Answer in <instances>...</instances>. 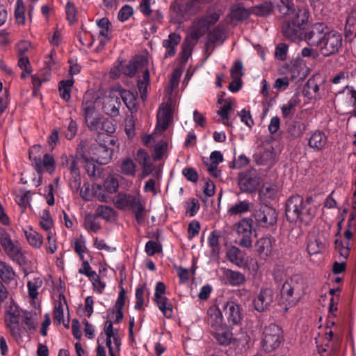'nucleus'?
Segmentation results:
<instances>
[{"label":"nucleus","instance_id":"obj_1","mask_svg":"<svg viewBox=\"0 0 356 356\" xmlns=\"http://www.w3.org/2000/svg\"><path fill=\"white\" fill-rule=\"evenodd\" d=\"M313 198L311 196L304 199L301 195L291 196L285 205L286 218L291 222H300L308 225L315 216V211L312 206Z\"/></svg>","mask_w":356,"mask_h":356},{"label":"nucleus","instance_id":"obj_2","mask_svg":"<svg viewBox=\"0 0 356 356\" xmlns=\"http://www.w3.org/2000/svg\"><path fill=\"white\" fill-rule=\"evenodd\" d=\"M113 203L115 207L120 210L131 209L138 224H142L144 222L145 207V204L141 202L139 194L132 195L120 192L116 195Z\"/></svg>","mask_w":356,"mask_h":356},{"label":"nucleus","instance_id":"obj_3","mask_svg":"<svg viewBox=\"0 0 356 356\" xmlns=\"http://www.w3.org/2000/svg\"><path fill=\"white\" fill-rule=\"evenodd\" d=\"M309 13L306 9H298L294 17L282 25L284 35L291 41L296 42L300 40L301 31L304 25L307 22Z\"/></svg>","mask_w":356,"mask_h":356},{"label":"nucleus","instance_id":"obj_4","mask_svg":"<svg viewBox=\"0 0 356 356\" xmlns=\"http://www.w3.org/2000/svg\"><path fill=\"white\" fill-rule=\"evenodd\" d=\"M343 41L341 33L327 29L318 49L323 57H330L337 54L341 51Z\"/></svg>","mask_w":356,"mask_h":356},{"label":"nucleus","instance_id":"obj_5","mask_svg":"<svg viewBox=\"0 0 356 356\" xmlns=\"http://www.w3.org/2000/svg\"><path fill=\"white\" fill-rule=\"evenodd\" d=\"M220 18V14L213 10H208L202 17H197L193 23V30L190 33V38L197 41L203 36L209 28L215 24Z\"/></svg>","mask_w":356,"mask_h":356},{"label":"nucleus","instance_id":"obj_6","mask_svg":"<svg viewBox=\"0 0 356 356\" xmlns=\"http://www.w3.org/2000/svg\"><path fill=\"white\" fill-rule=\"evenodd\" d=\"M277 211L266 204H260L254 209L252 213L255 225L262 228H269L274 226L277 223Z\"/></svg>","mask_w":356,"mask_h":356},{"label":"nucleus","instance_id":"obj_7","mask_svg":"<svg viewBox=\"0 0 356 356\" xmlns=\"http://www.w3.org/2000/svg\"><path fill=\"white\" fill-rule=\"evenodd\" d=\"M283 339L282 328L275 324H270L264 331L261 348L266 353H271L279 348Z\"/></svg>","mask_w":356,"mask_h":356},{"label":"nucleus","instance_id":"obj_8","mask_svg":"<svg viewBox=\"0 0 356 356\" xmlns=\"http://www.w3.org/2000/svg\"><path fill=\"white\" fill-rule=\"evenodd\" d=\"M24 311L20 309L17 306L13 305L10 306L5 314V323L8 329L10 335L18 340L22 338V329L19 325Z\"/></svg>","mask_w":356,"mask_h":356},{"label":"nucleus","instance_id":"obj_9","mask_svg":"<svg viewBox=\"0 0 356 356\" xmlns=\"http://www.w3.org/2000/svg\"><path fill=\"white\" fill-rule=\"evenodd\" d=\"M254 252L261 260L272 259L277 254L276 240L269 235L260 238L254 243Z\"/></svg>","mask_w":356,"mask_h":356},{"label":"nucleus","instance_id":"obj_10","mask_svg":"<svg viewBox=\"0 0 356 356\" xmlns=\"http://www.w3.org/2000/svg\"><path fill=\"white\" fill-rule=\"evenodd\" d=\"M195 0H175L171 5L173 9L172 19L175 22L181 24L195 14L196 8Z\"/></svg>","mask_w":356,"mask_h":356},{"label":"nucleus","instance_id":"obj_11","mask_svg":"<svg viewBox=\"0 0 356 356\" xmlns=\"http://www.w3.org/2000/svg\"><path fill=\"white\" fill-rule=\"evenodd\" d=\"M327 26L323 23H314L303 32L302 40L309 46L318 49Z\"/></svg>","mask_w":356,"mask_h":356},{"label":"nucleus","instance_id":"obj_12","mask_svg":"<svg viewBox=\"0 0 356 356\" xmlns=\"http://www.w3.org/2000/svg\"><path fill=\"white\" fill-rule=\"evenodd\" d=\"M252 218H243L234 225V230L239 237L238 245L244 248L252 246Z\"/></svg>","mask_w":356,"mask_h":356},{"label":"nucleus","instance_id":"obj_13","mask_svg":"<svg viewBox=\"0 0 356 356\" xmlns=\"http://www.w3.org/2000/svg\"><path fill=\"white\" fill-rule=\"evenodd\" d=\"M165 293V284L162 282H158L155 287L154 301L163 314L166 318H169L172 316V305L170 300L163 296Z\"/></svg>","mask_w":356,"mask_h":356},{"label":"nucleus","instance_id":"obj_14","mask_svg":"<svg viewBox=\"0 0 356 356\" xmlns=\"http://www.w3.org/2000/svg\"><path fill=\"white\" fill-rule=\"evenodd\" d=\"M260 184V177L255 170H251L240 173L238 175V186L245 193H252Z\"/></svg>","mask_w":356,"mask_h":356},{"label":"nucleus","instance_id":"obj_15","mask_svg":"<svg viewBox=\"0 0 356 356\" xmlns=\"http://www.w3.org/2000/svg\"><path fill=\"white\" fill-rule=\"evenodd\" d=\"M274 300V293L271 288H261L252 300L254 309L258 312H264L270 309Z\"/></svg>","mask_w":356,"mask_h":356},{"label":"nucleus","instance_id":"obj_16","mask_svg":"<svg viewBox=\"0 0 356 356\" xmlns=\"http://www.w3.org/2000/svg\"><path fill=\"white\" fill-rule=\"evenodd\" d=\"M227 322L234 325L241 324L243 320L242 308L235 300H227L222 305Z\"/></svg>","mask_w":356,"mask_h":356},{"label":"nucleus","instance_id":"obj_17","mask_svg":"<svg viewBox=\"0 0 356 356\" xmlns=\"http://www.w3.org/2000/svg\"><path fill=\"white\" fill-rule=\"evenodd\" d=\"M0 243L7 255L13 260L19 261L22 257L20 249L14 243L11 237L7 232H3L0 235Z\"/></svg>","mask_w":356,"mask_h":356},{"label":"nucleus","instance_id":"obj_18","mask_svg":"<svg viewBox=\"0 0 356 356\" xmlns=\"http://www.w3.org/2000/svg\"><path fill=\"white\" fill-rule=\"evenodd\" d=\"M207 323L209 327L210 332L225 325L223 323L222 312L217 305H214L209 307Z\"/></svg>","mask_w":356,"mask_h":356},{"label":"nucleus","instance_id":"obj_19","mask_svg":"<svg viewBox=\"0 0 356 356\" xmlns=\"http://www.w3.org/2000/svg\"><path fill=\"white\" fill-rule=\"evenodd\" d=\"M210 333L221 346H227L234 341L232 329L226 324Z\"/></svg>","mask_w":356,"mask_h":356},{"label":"nucleus","instance_id":"obj_20","mask_svg":"<svg viewBox=\"0 0 356 356\" xmlns=\"http://www.w3.org/2000/svg\"><path fill=\"white\" fill-rule=\"evenodd\" d=\"M289 73L292 79L302 80L307 76L308 69L302 59L296 58L289 65Z\"/></svg>","mask_w":356,"mask_h":356},{"label":"nucleus","instance_id":"obj_21","mask_svg":"<svg viewBox=\"0 0 356 356\" xmlns=\"http://www.w3.org/2000/svg\"><path fill=\"white\" fill-rule=\"evenodd\" d=\"M296 283L293 278L288 279L283 284L280 290L281 301L286 306H292L296 303V299L293 298L294 284Z\"/></svg>","mask_w":356,"mask_h":356},{"label":"nucleus","instance_id":"obj_22","mask_svg":"<svg viewBox=\"0 0 356 356\" xmlns=\"http://www.w3.org/2000/svg\"><path fill=\"white\" fill-rule=\"evenodd\" d=\"M348 72L346 71H341L334 75L330 81L334 85L345 86L343 90L339 92V93L340 94L346 92L348 95H351V97L354 101H356V91L352 86H349L348 85Z\"/></svg>","mask_w":356,"mask_h":356},{"label":"nucleus","instance_id":"obj_23","mask_svg":"<svg viewBox=\"0 0 356 356\" xmlns=\"http://www.w3.org/2000/svg\"><path fill=\"white\" fill-rule=\"evenodd\" d=\"M172 120V108L170 106L165 105L160 108L157 115L156 129L160 132L165 131Z\"/></svg>","mask_w":356,"mask_h":356},{"label":"nucleus","instance_id":"obj_24","mask_svg":"<svg viewBox=\"0 0 356 356\" xmlns=\"http://www.w3.org/2000/svg\"><path fill=\"white\" fill-rule=\"evenodd\" d=\"M327 143V137L323 131L316 130L311 133L308 145L315 151L323 149Z\"/></svg>","mask_w":356,"mask_h":356},{"label":"nucleus","instance_id":"obj_25","mask_svg":"<svg viewBox=\"0 0 356 356\" xmlns=\"http://www.w3.org/2000/svg\"><path fill=\"white\" fill-rule=\"evenodd\" d=\"M35 168L38 172L43 171L44 168L49 172L52 173L55 170V161L51 154H45L42 160L40 158L34 159Z\"/></svg>","mask_w":356,"mask_h":356},{"label":"nucleus","instance_id":"obj_26","mask_svg":"<svg viewBox=\"0 0 356 356\" xmlns=\"http://www.w3.org/2000/svg\"><path fill=\"white\" fill-rule=\"evenodd\" d=\"M181 41V36L177 33H172L167 40L163 41V47L165 48V57H172L175 55L176 47Z\"/></svg>","mask_w":356,"mask_h":356},{"label":"nucleus","instance_id":"obj_27","mask_svg":"<svg viewBox=\"0 0 356 356\" xmlns=\"http://www.w3.org/2000/svg\"><path fill=\"white\" fill-rule=\"evenodd\" d=\"M226 257L228 261L239 268H242L245 265L244 254L236 246L233 245L227 250Z\"/></svg>","mask_w":356,"mask_h":356},{"label":"nucleus","instance_id":"obj_28","mask_svg":"<svg viewBox=\"0 0 356 356\" xmlns=\"http://www.w3.org/2000/svg\"><path fill=\"white\" fill-rule=\"evenodd\" d=\"M307 129V125L299 120H293L287 125L286 134L291 139H295L302 136Z\"/></svg>","mask_w":356,"mask_h":356},{"label":"nucleus","instance_id":"obj_29","mask_svg":"<svg viewBox=\"0 0 356 356\" xmlns=\"http://www.w3.org/2000/svg\"><path fill=\"white\" fill-rule=\"evenodd\" d=\"M277 187L275 185L265 184L262 186L259 192V197L263 204L269 203L275 198Z\"/></svg>","mask_w":356,"mask_h":356},{"label":"nucleus","instance_id":"obj_30","mask_svg":"<svg viewBox=\"0 0 356 356\" xmlns=\"http://www.w3.org/2000/svg\"><path fill=\"white\" fill-rule=\"evenodd\" d=\"M225 276L229 284L233 286H238L246 282L245 275L239 271L227 269Z\"/></svg>","mask_w":356,"mask_h":356},{"label":"nucleus","instance_id":"obj_31","mask_svg":"<svg viewBox=\"0 0 356 356\" xmlns=\"http://www.w3.org/2000/svg\"><path fill=\"white\" fill-rule=\"evenodd\" d=\"M24 234L28 243L35 248H40L43 243L42 236L32 228L24 231Z\"/></svg>","mask_w":356,"mask_h":356},{"label":"nucleus","instance_id":"obj_32","mask_svg":"<svg viewBox=\"0 0 356 356\" xmlns=\"http://www.w3.org/2000/svg\"><path fill=\"white\" fill-rule=\"evenodd\" d=\"M96 151L97 163L106 165L111 160L113 151L110 148L104 145H99Z\"/></svg>","mask_w":356,"mask_h":356},{"label":"nucleus","instance_id":"obj_33","mask_svg":"<svg viewBox=\"0 0 356 356\" xmlns=\"http://www.w3.org/2000/svg\"><path fill=\"white\" fill-rule=\"evenodd\" d=\"M73 84V78L67 80H62L58 83V90L60 92V96L65 102L70 101L71 98L70 92Z\"/></svg>","mask_w":356,"mask_h":356},{"label":"nucleus","instance_id":"obj_34","mask_svg":"<svg viewBox=\"0 0 356 356\" xmlns=\"http://www.w3.org/2000/svg\"><path fill=\"white\" fill-rule=\"evenodd\" d=\"M222 237V233L220 230H213L211 232L208 238V244L211 249V252L218 254L220 250V238Z\"/></svg>","mask_w":356,"mask_h":356},{"label":"nucleus","instance_id":"obj_35","mask_svg":"<svg viewBox=\"0 0 356 356\" xmlns=\"http://www.w3.org/2000/svg\"><path fill=\"white\" fill-rule=\"evenodd\" d=\"M118 91L123 102L124 103L127 108L131 111L135 108L136 106V95L132 92L122 88H120Z\"/></svg>","mask_w":356,"mask_h":356},{"label":"nucleus","instance_id":"obj_36","mask_svg":"<svg viewBox=\"0 0 356 356\" xmlns=\"http://www.w3.org/2000/svg\"><path fill=\"white\" fill-rule=\"evenodd\" d=\"M325 244L320 238L316 237H311L307 243V252L310 255L316 254L324 250Z\"/></svg>","mask_w":356,"mask_h":356},{"label":"nucleus","instance_id":"obj_37","mask_svg":"<svg viewBox=\"0 0 356 356\" xmlns=\"http://www.w3.org/2000/svg\"><path fill=\"white\" fill-rule=\"evenodd\" d=\"M250 205L251 204L248 200L238 201L230 207L227 212L231 216L242 214L250 210Z\"/></svg>","mask_w":356,"mask_h":356},{"label":"nucleus","instance_id":"obj_38","mask_svg":"<svg viewBox=\"0 0 356 356\" xmlns=\"http://www.w3.org/2000/svg\"><path fill=\"white\" fill-rule=\"evenodd\" d=\"M233 110L232 102L230 99L223 100V104L218 111V114L221 117L223 120V124L227 126H230L229 113Z\"/></svg>","mask_w":356,"mask_h":356},{"label":"nucleus","instance_id":"obj_39","mask_svg":"<svg viewBox=\"0 0 356 356\" xmlns=\"http://www.w3.org/2000/svg\"><path fill=\"white\" fill-rule=\"evenodd\" d=\"M250 13L240 4L234 5L231 9V17L236 21H242L248 18Z\"/></svg>","mask_w":356,"mask_h":356},{"label":"nucleus","instance_id":"obj_40","mask_svg":"<svg viewBox=\"0 0 356 356\" xmlns=\"http://www.w3.org/2000/svg\"><path fill=\"white\" fill-rule=\"evenodd\" d=\"M104 331L106 337H113V344L116 345L118 348L119 346H121V340L119 337L118 330L113 329L112 321H106Z\"/></svg>","mask_w":356,"mask_h":356},{"label":"nucleus","instance_id":"obj_41","mask_svg":"<svg viewBox=\"0 0 356 356\" xmlns=\"http://www.w3.org/2000/svg\"><path fill=\"white\" fill-rule=\"evenodd\" d=\"M81 111L86 122H88L95 111V102L84 97L81 104Z\"/></svg>","mask_w":356,"mask_h":356},{"label":"nucleus","instance_id":"obj_42","mask_svg":"<svg viewBox=\"0 0 356 356\" xmlns=\"http://www.w3.org/2000/svg\"><path fill=\"white\" fill-rule=\"evenodd\" d=\"M92 195L97 198L99 202H109L111 200V196L107 193L105 189L99 184H95L92 188Z\"/></svg>","mask_w":356,"mask_h":356},{"label":"nucleus","instance_id":"obj_43","mask_svg":"<svg viewBox=\"0 0 356 356\" xmlns=\"http://www.w3.org/2000/svg\"><path fill=\"white\" fill-rule=\"evenodd\" d=\"M84 227L87 230L94 232H97L101 229V225L97 220V216L90 213L85 216Z\"/></svg>","mask_w":356,"mask_h":356},{"label":"nucleus","instance_id":"obj_44","mask_svg":"<svg viewBox=\"0 0 356 356\" xmlns=\"http://www.w3.org/2000/svg\"><path fill=\"white\" fill-rule=\"evenodd\" d=\"M24 323L25 327H21L22 332L24 330L26 332L28 331H34L36 329V321L33 316L27 312H24L22 314V318L21 319Z\"/></svg>","mask_w":356,"mask_h":356},{"label":"nucleus","instance_id":"obj_45","mask_svg":"<svg viewBox=\"0 0 356 356\" xmlns=\"http://www.w3.org/2000/svg\"><path fill=\"white\" fill-rule=\"evenodd\" d=\"M15 273L12 267L0 261V277L3 282H9L14 279Z\"/></svg>","mask_w":356,"mask_h":356},{"label":"nucleus","instance_id":"obj_46","mask_svg":"<svg viewBox=\"0 0 356 356\" xmlns=\"http://www.w3.org/2000/svg\"><path fill=\"white\" fill-rule=\"evenodd\" d=\"M136 165L134 161L129 158L124 159L121 164V172L125 175L134 176L136 175Z\"/></svg>","mask_w":356,"mask_h":356},{"label":"nucleus","instance_id":"obj_47","mask_svg":"<svg viewBox=\"0 0 356 356\" xmlns=\"http://www.w3.org/2000/svg\"><path fill=\"white\" fill-rule=\"evenodd\" d=\"M40 225L41 227L48 232H52L51 228L53 227V220L51 217L50 213L48 210H44L40 217Z\"/></svg>","mask_w":356,"mask_h":356},{"label":"nucleus","instance_id":"obj_48","mask_svg":"<svg viewBox=\"0 0 356 356\" xmlns=\"http://www.w3.org/2000/svg\"><path fill=\"white\" fill-rule=\"evenodd\" d=\"M42 281L40 278H35L29 281L27 283L28 293L30 298L35 299L37 298L38 292V289L41 286Z\"/></svg>","mask_w":356,"mask_h":356},{"label":"nucleus","instance_id":"obj_49","mask_svg":"<svg viewBox=\"0 0 356 356\" xmlns=\"http://www.w3.org/2000/svg\"><path fill=\"white\" fill-rule=\"evenodd\" d=\"M296 104V100L293 98L288 101L286 104H283L281 107L282 116L284 118H291L293 115Z\"/></svg>","mask_w":356,"mask_h":356},{"label":"nucleus","instance_id":"obj_50","mask_svg":"<svg viewBox=\"0 0 356 356\" xmlns=\"http://www.w3.org/2000/svg\"><path fill=\"white\" fill-rule=\"evenodd\" d=\"M146 286L145 284H141L138 286V287L136 289V304L134 306V308L137 310H140L143 309V305L145 303V291Z\"/></svg>","mask_w":356,"mask_h":356},{"label":"nucleus","instance_id":"obj_51","mask_svg":"<svg viewBox=\"0 0 356 356\" xmlns=\"http://www.w3.org/2000/svg\"><path fill=\"white\" fill-rule=\"evenodd\" d=\"M15 15L18 24L25 22L24 6L22 0H17L15 8Z\"/></svg>","mask_w":356,"mask_h":356},{"label":"nucleus","instance_id":"obj_52","mask_svg":"<svg viewBox=\"0 0 356 356\" xmlns=\"http://www.w3.org/2000/svg\"><path fill=\"white\" fill-rule=\"evenodd\" d=\"M114 213L113 209L106 205H99L95 211V216L97 217L102 218L106 220H108L111 218Z\"/></svg>","mask_w":356,"mask_h":356},{"label":"nucleus","instance_id":"obj_53","mask_svg":"<svg viewBox=\"0 0 356 356\" xmlns=\"http://www.w3.org/2000/svg\"><path fill=\"white\" fill-rule=\"evenodd\" d=\"M103 188L107 193L113 194L117 192L119 188L118 181L113 177H109L105 179Z\"/></svg>","mask_w":356,"mask_h":356},{"label":"nucleus","instance_id":"obj_54","mask_svg":"<svg viewBox=\"0 0 356 356\" xmlns=\"http://www.w3.org/2000/svg\"><path fill=\"white\" fill-rule=\"evenodd\" d=\"M140 66V63L137 60L130 61L127 65L122 67V73L132 77L135 75Z\"/></svg>","mask_w":356,"mask_h":356},{"label":"nucleus","instance_id":"obj_55","mask_svg":"<svg viewBox=\"0 0 356 356\" xmlns=\"http://www.w3.org/2000/svg\"><path fill=\"white\" fill-rule=\"evenodd\" d=\"M274 152L273 149H265L261 153L260 156L257 159V162L261 165H269L271 164L274 160Z\"/></svg>","mask_w":356,"mask_h":356},{"label":"nucleus","instance_id":"obj_56","mask_svg":"<svg viewBox=\"0 0 356 356\" xmlns=\"http://www.w3.org/2000/svg\"><path fill=\"white\" fill-rule=\"evenodd\" d=\"M279 10L283 15H290L296 11L293 0H280Z\"/></svg>","mask_w":356,"mask_h":356},{"label":"nucleus","instance_id":"obj_57","mask_svg":"<svg viewBox=\"0 0 356 356\" xmlns=\"http://www.w3.org/2000/svg\"><path fill=\"white\" fill-rule=\"evenodd\" d=\"M145 251L148 256H153L162 251L161 245L154 241H149L146 243Z\"/></svg>","mask_w":356,"mask_h":356},{"label":"nucleus","instance_id":"obj_58","mask_svg":"<svg viewBox=\"0 0 356 356\" xmlns=\"http://www.w3.org/2000/svg\"><path fill=\"white\" fill-rule=\"evenodd\" d=\"M54 319L59 324L63 323L65 327H68L69 320H67V324L64 323L63 306L60 302L54 307Z\"/></svg>","mask_w":356,"mask_h":356},{"label":"nucleus","instance_id":"obj_59","mask_svg":"<svg viewBox=\"0 0 356 356\" xmlns=\"http://www.w3.org/2000/svg\"><path fill=\"white\" fill-rule=\"evenodd\" d=\"M271 11L272 6L268 2H265L259 6H257L253 8V12L254 14L262 17L268 15Z\"/></svg>","mask_w":356,"mask_h":356},{"label":"nucleus","instance_id":"obj_60","mask_svg":"<svg viewBox=\"0 0 356 356\" xmlns=\"http://www.w3.org/2000/svg\"><path fill=\"white\" fill-rule=\"evenodd\" d=\"M136 160L142 166L152 165L148 153L143 149H140L137 152Z\"/></svg>","mask_w":356,"mask_h":356},{"label":"nucleus","instance_id":"obj_61","mask_svg":"<svg viewBox=\"0 0 356 356\" xmlns=\"http://www.w3.org/2000/svg\"><path fill=\"white\" fill-rule=\"evenodd\" d=\"M243 63L240 60H236L230 69V74L232 79H241L243 75Z\"/></svg>","mask_w":356,"mask_h":356},{"label":"nucleus","instance_id":"obj_62","mask_svg":"<svg viewBox=\"0 0 356 356\" xmlns=\"http://www.w3.org/2000/svg\"><path fill=\"white\" fill-rule=\"evenodd\" d=\"M182 175L189 181L196 183L198 180V173L197 170L192 167H187L183 169Z\"/></svg>","mask_w":356,"mask_h":356},{"label":"nucleus","instance_id":"obj_63","mask_svg":"<svg viewBox=\"0 0 356 356\" xmlns=\"http://www.w3.org/2000/svg\"><path fill=\"white\" fill-rule=\"evenodd\" d=\"M320 88L314 77H310L306 83L305 91L308 93H313L315 95H318Z\"/></svg>","mask_w":356,"mask_h":356},{"label":"nucleus","instance_id":"obj_64","mask_svg":"<svg viewBox=\"0 0 356 356\" xmlns=\"http://www.w3.org/2000/svg\"><path fill=\"white\" fill-rule=\"evenodd\" d=\"M133 8L129 5H124L118 13V18L120 22L127 21L133 15Z\"/></svg>","mask_w":356,"mask_h":356}]
</instances>
